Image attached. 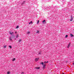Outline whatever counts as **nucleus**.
<instances>
[{
    "label": "nucleus",
    "instance_id": "nucleus-19",
    "mask_svg": "<svg viewBox=\"0 0 74 74\" xmlns=\"http://www.w3.org/2000/svg\"><path fill=\"white\" fill-rule=\"evenodd\" d=\"M41 64H42L43 65L44 64V62H42L41 63Z\"/></svg>",
    "mask_w": 74,
    "mask_h": 74
},
{
    "label": "nucleus",
    "instance_id": "nucleus-10",
    "mask_svg": "<svg viewBox=\"0 0 74 74\" xmlns=\"http://www.w3.org/2000/svg\"><path fill=\"white\" fill-rule=\"evenodd\" d=\"M12 38H14L15 37V36H14V35H13L12 36Z\"/></svg>",
    "mask_w": 74,
    "mask_h": 74
},
{
    "label": "nucleus",
    "instance_id": "nucleus-16",
    "mask_svg": "<svg viewBox=\"0 0 74 74\" xmlns=\"http://www.w3.org/2000/svg\"><path fill=\"white\" fill-rule=\"evenodd\" d=\"M18 34H17V35L16 36V38H18Z\"/></svg>",
    "mask_w": 74,
    "mask_h": 74
},
{
    "label": "nucleus",
    "instance_id": "nucleus-8",
    "mask_svg": "<svg viewBox=\"0 0 74 74\" xmlns=\"http://www.w3.org/2000/svg\"><path fill=\"white\" fill-rule=\"evenodd\" d=\"M71 19L72 21H73V18L72 16H71Z\"/></svg>",
    "mask_w": 74,
    "mask_h": 74
},
{
    "label": "nucleus",
    "instance_id": "nucleus-29",
    "mask_svg": "<svg viewBox=\"0 0 74 74\" xmlns=\"http://www.w3.org/2000/svg\"><path fill=\"white\" fill-rule=\"evenodd\" d=\"M29 23V24H30V23H30H30Z\"/></svg>",
    "mask_w": 74,
    "mask_h": 74
},
{
    "label": "nucleus",
    "instance_id": "nucleus-15",
    "mask_svg": "<svg viewBox=\"0 0 74 74\" xmlns=\"http://www.w3.org/2000/svg\"><path fill=\"white\" fill-rule=\"evenodd\" d=\"M39 22H40V21L38 20V21L37 22V23L38 24V23H39Z\"/></svg>",
    "mask_w": 74,
    "mask_h": 74
},
{
    "label": "nucleus",
    "instance_id": "nucleus-30",
    "mask_svg": "<svg viewBox=\"0 0 74 74\" xmlns=\"http://www.w3.org/2000/svg\"><path fill=\"white\" fill-rule=\"evenodd\" d=\"M48 61H47V62H46V63H48Z\"/></svg>",
    "mask_w": 74,
    "mask_h": 74
},
{
    "label": "nucleus",
    "instance_id": "nucleus-24",
    "mask_svg": "<svg viewBox=\"0 0 74 74\" xmlns=\"http://www.w3.org/2000/svg\"><path fill=\"white\" fill-rule=\"evenodd\" d=\"M31 23H33V22H32V21H31V22H30Z\"/></svg>",
    "mask_w": 74,
    "mask_h": 74
},
{
    "label": "nucleus",
    "instance_id": "nucleus-27",
    "mask_svg": "<svg viewBox=\"0 0 74 74\" xmlns=\"http://www.w3.org/2000/svg\"><path fill=\"white\" fill-rule=\"evenodd\" d=\"M70 21H72V20H71V19L70 20Z\"/></svg>",
    "mask_w": 74,
    "mask_h": 74
},
{
    "label": "nucleus",
    "instance_id": "nucleus-9",
    "mask_svg": "<svg viewBox=\"0 0 74 74\" xmlns=\"http://www.w3.org/2000/svg\"><path fill=\"white\" fill-rule=\"evenodd\" d=\"M27 34H29V33H30V32H27Z\"/></svg>",
    "mask_w": 74,
    "mask_h": 74
},
{
    "label": "nucleus",
    "instance_id": "nucleus-26",
    "mask_svg": "<svg viewBox=\"0 0 74 74\" xmlns=\"http://www.w3.org/2000/svg\"><path fill=\"white\" fill-rule=\"evenodd\" d=\"M46 63V61H45L44 62V63Z\"/></svg>",
    "mask_w": 74,
    "mask_h": 74
},
{
    "label": "nucleus",
    "instance_id": "nucleus-1",
    "mask_svg": "<svg viewBox=\"0 0 74 74\" xmlns=\"http://www.w3.org/2000/svg\"><path fill=\"white\" fill-rule=\"evenodd\" d=\"M9 33L11 35H12V34H14V32H11V31H10Z\"/></svg>",
    "mask_w": 74,
    "mask_h": 74
},
{
    "label": "nucleus",
    "instance_id": "nucleus-12",
    "mask_svg": "<svg viewBox=\"0 0 74 74\" xmlns=\"http://www.w3.org/2000/svg\"><path fill=\"white\" fill-rule=\"evenodd\" d=\"M67 37H68V35H66V36H65V38H67Z\"/></svg>",
    "mask_w": 74,
    "mask_h": 74
},
{
    "label": "nucleus",
    "instance_id": "nucleus-3",
    "mask_svg": "<svg viewBox=\"0 0 74 74\" xmlns=\"http://www.w3.org/2000/svg\"><path fill=\"white\" fill-rule=\"evenodd\" d=\"M70 45H71V44L70 43H69L68 46V48H69V47H70Z\"/></svg>",
    "mask_w": 74,
    "mask_h": 74
},
{
    "label": "nucleus",
    "instance_id": "nucleus-6",
    "mask_svg": "<svg viewBox=\"0 0 74 74\" xmlns=\"http://www.w3.org/2000/svg\"><path fill=\"white\" fill-rule=\"evenodd\" d=\"M35 69H40V67H35Z\"/></svg>",
    "mask_w": 74,
    "mask_h": 74
},
{
    "label": "nucleus",
    "instance_id": "nucleus-32",
    "mask_svg": "<svg viewBox=\"0 0 74 74\" xmlns=\"http://www.w3.org/2000/svg\"><path fill=\"white\" fill-rule=\"evenodd\" d=\"M73 64L74 65V62H73Z\"/></svg>",
    "mask_w": 74,
    "mask_h": 74
},
{
    "label": "nucleus",
    "instance_id": "nucleus-23",
    "mask_svg": "<svg viewBox=\"0 0 74 74\" xmlns=\"http://www.w3.org/2000/svg\"><path fill=\"white\" fill-rule=\"evenodd\" d=\"M21 74H24V72H22V73H21Z\"/></svg>",
    "mask_w": 74,
    "mask_h": 74
},
{
    "label": "nucleus",
    "instance_id": "nucleus-5",
    "mask_svg": "<svg viewBox=\"0 0 74 74\" xmlns=\"http://www.w3.org/2000/svg\"><path fill=\"white\" fill-rule=\"evenodd\" d=\"M9 39L10 41H12V38L11 37H9Z\"/></svg>",
    "mask_w": 74,
    "mask_h": 74
},
{
    "label": "nucleus",
    "instance_id": "nucleus-21",
    "mask_svg": "<svg viewBox=\"0 0 74 74\" xmlns=\"http://www.w3.org/2000/svg\"><path fill=\"white\" fill-rule=\"evenodd\" d=\"M45 64H44V65H43V68H44V67H45Z\"/></svg>",
    "mask_w": 74,
    "mask_h": 74
},
{
    "label": "nucleus",
    "instance_id": "nucleus-22",
    "mask_svg": "<svg viewBox=\"0 0 74 74\" xmlns=\"http://www.w3.org/2000/svg\"><path fill=\"white\" fill-rule=\"evenodd\" d=\"M8 74H10V72H8Z\"/></svg>",
    "mask_w": 74,
    "mask_h": 74
},
{
    "label": "nucleus",
    "instance_id": "nucleus-28",
    "mask_svg": "<svg viewBox=\"0 0 74 74\" xmlns=\"http://www.w3.org/2000/svg\"><path fill=\"white\" fill-rule=\"evenodd\" d=\"M40 54H41V53H39V54L40 55Z\"/></svg>",
    "mask_w": 74,
    "mask_h": 74
},
{
    "label": "nucleus",
    "instance_id": "nucleus-18",
    "mask_svg": "<svg viewBox=\"0 0 74 74\" xmlns=\"http://www.w3.org/2000/svg\"><path fill=\"white\" fill-rule=\"evenodd\" d=\"M21 39H20L19 40L18 42H21Z\"/></svg>",
    "mask_w": 74,
    "mask_h": 74
},
{
    "label": "nucleus",
    "instance_id": "nucleus-20",
    "mask_svg": "<svg viewBox=\"0 0 74 74\" xmlns=\"http://www.w3.org/2000/svg\"><path fill=\"white\" fill-rule=\"evenodd\" d=\"M15 60V58H14L12 60H13V61H14V60Z\"/></svg>",
    "mask_w": 74,
    "mask_h": 74
},
{
    "label": "nucleus",
    "instance_id": "nucleus-17",
    "mask_svg": "<svg viewBox=\"0 0 74 74\" xmlns=\"http://www.w3.org/2000/svg\"><path fill=\"white\" fill-rule=\"evenodd\" d=\"M9 47L10 48H12V47H11V46H9Z\"/></svg>",
    "mask_w": 74,
    "mask_h": 74
},
{
    "label": "nucleus",
    "instance_id": "nucleus-4",
    "mask_svg": "<svg viewBox=\"0 0 74 74\" xmlns=\"http://www.w3.org/2000/svg\"><path fill=\"white\" fill-rule=\"evenodd\" d=\"M25 2H26V1H23V3H22L21 4H25Z\"/></svg>",
    "mask_w": 74,
    "mask_h": 74
},
{
    "label": "nucleus",
    "instance_id": "nucleus-14",
    "mask_svg": "<svg viewBox=\"0 0 74 74\" xmlns=\"http://www.w3.org/2000/svg\"><path fill=\"white\" fill-rule=\"evenodd\" d=\"M19 28V26H17L16 27V29H18Z\"/></svg>",
    "mask_w": 74,
    "mask_h": 74
},
{
    "label": "nucleus",
    "instance_id": "nucleus-11",
    "mask_svg": "<svg viewBox=\"0 0 74 74\" xmlns=\"http://www.w3.org/2000/svg\"><path fill=\"white\" fill-rule=\"evenodd\" d=\"M40 33V31H38L36 32V33Z\"/></svg>",
    "mask_w": 74,
    "mask_h": 74
},
{
    "label": "nucleus",
    "instance_id": "nucleus-31",
    "mask_svg": "<svg viewBox=\"0 0 74 74\" xmlns=\"http://www.w3.org/2000/svg\"><path fill=\"white\" fill-rule=\"evenodd\" d=\"M16 33H17L16 32H15V33H16Z\"/></svg>",
    "mask_w": 74,
    "mask_h": 74
},
{
    "label": "nucleus",
    "instance_id": "nucleus-25",
    "mask_svg": "<svg viewBox=\"0 0 74 74\" xmlns=\"http://www.w3.org/2000/svg\"><path fill=\"white\" fill-rule=\"evenodd\" d=\"M6 47H7L6 46H4V48H6Z\"/></svg>",
    "mask_w": 74,
    "mask_h": 74
},
{
    "label": "nucleus",
    "instance_id": "nucleus-7",
    "mask_svg": "<svg viewBox=\"0 0 74 74\" xmlns=\"http://www.w3.org/2000/svg\"><path fill=\"white\" fill-rule=\"evenodd\" d=\"M70 35H71V37H73V36H74V35L72 34H70Z\"/></svg>",
    "mask_w": 74,
    "mask_h": 74
},
{
    "label": "nucleus",
    "instance_id": "nucleus-13",
    "mask_svg": "<svg viewBox=\"0 0 74 74\" xmlns=\"http://www.w3.org/2000/svg\"><path fill=\"white\" fill-rule=\"evenodd\" d=\"M42 23H44V22H45V20H44L42 22Z\"/></svg>",
    "mask_w": 74,
    "mask_h": 74
},
{
    "label": "nucleus",
    "instance_id": "nucleus-2",
    "mask_svg": "<svg viewBox=\"0 0 74 74\" xmlns=\"http://www.w3.org/2000/svg\"><path fill=\"white\" fill-rule=\"evenodd\" d=\"M39 59V58H37L35 59V60L36 62H37V61H38V60Z\"/></svg>",
    "mask_w": 74,
    "mask_h": 74
}]
</instances>
